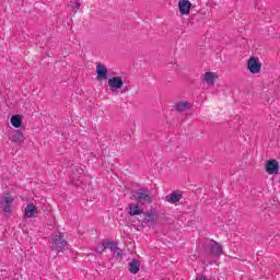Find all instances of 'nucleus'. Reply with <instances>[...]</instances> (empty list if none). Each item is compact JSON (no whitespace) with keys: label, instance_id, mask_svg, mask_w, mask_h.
<instances>
[{"label":"nucleus","instance_id":"obj_22","mask_svg":"<svg viewBox=\"0 0 280 280\" xmlns=\"http://www.w3.org/2000/svg\"><path fill=\"white\" fill-rule=\"evenodd\" d=\"M95 250H96V253H98L100 255H102V253H104V250H102V245H101V247L96 248Z\"/></svg>","mask_w":280,"mask_h":280},{"label":"nucleus","instance_id":"obj_13","mask_svg":"<svg viewBox=\"0 0 280 280\" xmlns=\"http://www.w3.org/2000/svg\"><path fill=\"white\" fill-rule=\"evenodd\" d=\"M203 80L209 86H213L215 84V80H218V74L215 72H206Z\"/></svg>","mask_w":280,"mask_h":280},{"label":"nucleus","instance_id":"obj_4","mask_svg":"<svg viewBox=\"0 0 280 280\" xmlns=\"http://www.w3.org/2000/svg\"><path fill=\"white\" fill-rule=\"evenodd\" d=\"M247 69L254 74H257L261 71V62L257 57H250L247 61Z\"/></svg>","mask_w":280,"mask_h":280},{"label":"nucleus","instance_id":"obj_1","mask_svg":"<svg viewBox=\"0 0 280 280\" xmlns=\"http://www.w3.org/2000/svg\"><path fill=\"white\" fill-rule=\"evenodd\" d=\"M156 220H159V211L154 208L142 212L139 217L141 226H154V224H156Z\"/></svg>","mask_w":280,"mask_h":280},{"label":"nucleus","instance_id":"obj_18","mask_svg":"<svg viewBox=\"0 0 280 280\" xmlns=\"http://www.w3.org/2000/svg\"><path fill=\"white\" fill-rule=\"evenodd\" d=\"M191 108V103L187 101H180L176 104V110L178 113H185V110H189Z\"/></svg>","mask_w":280,"mask_h":280},{"label":"nucleus","instance_id":"obj_17","mask_svg":"<svg viewBox=\"0 0 280 280\" xmlns=\"http://www.w3.org/2000/svg\"><path fill=\"white\" fill-rule=\"evenodd\" d=\"M209 248H210V253H212V255H222V246L218 243H215V241H211L209 243Z\"/></svg>","mask_w":280,"mask_h":280},{"label":"nucleus","instance_id":"obj_5","mask_svg":"<svg viewBox=\"0 0 280 280\" xmlns=\"http://www.w3.org/2000/svg\"><path fill=\"white\" fill-rule=\"evenodd\" d=\"M108 86L113 93L115 91H119V89H124V80L121 77H113L108 80Z\"/></svg>","mask_w":280,"mask_h":280},{"label":"nucleus","instance_id":"obj_9","mask_svg":"<svg viewBox=\"0 0 280 280\" xmlns=\"http://www.w3.org/2000/svg\"><path fill=\"white\" fill-rule=\"evenodd\" d=\"M96 74H97V80H107L108 69L106 68V66L98 63L96 66Z\"/></svg>","mask_w":280,"mask_h":280},{"label":"nucleus","instance_id":"obj_14","mask_svg":"<svg viewBox=\"0 0 280 280\" xmlns=\"http://www.w3.org/2000/svg\"><path fill=\"white\" fill-rule=\"evenodd\" d=\"M183 198V194L180 191H173L171 195L166 196V202H171L172 205H176Z\"/></svg>","mask_w":280,"mask_h":280},{"label":"nucleus","instance_id":"obj_15","mask_svg":"<svg viewBox=\"0 0 280 280\" xmlns=\"http://www.w3.org/2000/svg\"><path fill=\"white\" fill-rule=\"evenodd\" d=\"M143 214V209L139 203H130L129 205V215H142Z\"/></svg>","mask_w":280,"mask_h":280},{"label":"nucleus","instance_id":"obj_11","mask_svg":"<svg viewBox=\"0 0 280 280\" xmlns=\"http://www.w3.org/2000/svg\"><path fill=\"white\" fill-rule=\"evenodd\" d=\"M10 140L13 141V143H16L18 145H23V142L25 141V138L23 136V132L15 130L11 137Z\"/></svg>","mask_w":280,"mask_h":280},{"label":"nucleus","instance_id":"obj_20","mask_svg":"<svg viewBox=\"0 0 280 280\" xmlns=\"http://www.w3.org/2000/svg\"><path fill=\"white\" fill-rule=\"evenodd\" d=\"M11 124L14 128H21L23 120H21V116L15 115L11 117Z\"/></svg>","mask_w":280,"mask_h":280},{"label":"nucleus","instance_id":"obj_7","mask_svg":"<svg viewBox=\"0 0 280 280\" xmlns=\"http://www.w3.org/2000/svg\"><path fill=\"white\" fill-rule=\"evenodd\" d=\"M106 248H109L116 257H121V249L117 247V244L113 242L102 243V250H106Z\"/></svg>","mask_w":280,"mask_h":280},{"label":"nucleus","instance_id":"obj_8","mask_svg":"<svg viewBox=\"0 0 280 280\" xmlns=\"http://www.w3.org/2000/svg\"><path fill=\"white\" fill-rule=\"evenodd\" d=\"M267 174H279V162L277 160H270L266 164Z\"/></svg>","mask_w":280,"mask_h":280},{"label":"nucleus","instance_id":"obj_2","mask_svg":"<svg viewBox=\"0 0 280 280\" xmlns=\"http://www.w3.org/2000/svg\"><path fill=\"white\" fill-rule=\"evenodd\" d=\"M50 248L56 253H63V250H67L69 247L67 246V241H65V234H55L50 242Z\"/></svg>","mask_w":280,"mask_h":280},{"label":"nucleus","instance_id":"obj_10","mask_svg":"<svg viewBox=\"0 0 280 280\" xmlns=\"http://www.w3.org/2000/svg\"><path fill=\"white\" fill-rule=\"evenodd\" d=\"M178 8L180 14H189L191 12V2L189 0H179Z\"/></svg>","mask_w":280,"mask_h":280},{"label":"nucleus","instance_id":"obj_3","mask_svg":"<svg viewBox=\"0 0 280 280\" xmlns=\"http://www.w3.org/2000/svg\"><path fill=\"white\" fill-rule=\"evenodd\" d=\"M135 200H137L138 205H152V195L148 189H138L133 194Z\"/></svg>","mask_w":280,"mask_h":280},{"label":"nucleus","instance_id":"obj_23","mask_svg":"<svg viewBox=\"0 0 280 280\" xmlns=\"http://www.w3.org/2000/svg\"><path fill=\"white\" fill-rule=\"evenodd\" d=\"M196 280H208V279H207V277H205V276H200V277H198Z\"/></svg>","mask_w":280,"mask_h":280},{"label":"nucleus","instance_id":"obj_21","mask_svg":"<svg viewBox=\"0 0 280 280\" xmlns=\"http://www.w3.org/2000/svg\"><path fill=\"white\" fill-rule=\"evenodd\" d=\"M80 0H73L69 3V7L74 11L78 12V10H80Z\"/></svg>","mask_w":280,"mask_h":280},{"label":"nucleus","instance_id":"obj_16","mask_svg":"<svg viewBox=\"0 0 280 280\" xmlns=\"http://www.w3.org/2000/svg\"><path fill=\"white\" fill-rule=\"evenodd\" d=\"M24 212L26 218H34V215H37L38 209H36V206H34V203H28Z\"/></svg>","mask_w":280,"mask_h":280},{"label":"nucleus","instance_id":"obj_19","mask_svg":"<svg viewBox=\"0 0 280 280\" xmlns=\"http://www.w3.org/2000/svg\"><path fill=\"white\" fill-rule=\"evenodd\" d=\"M140 268H141V264L138 260H131L129 262V272H131V275H137Z\"/></svg>","mask_w":280,"mask_h":280},{"label":"nucleus","instance_id":"obj_12","mask_svg":"<svg viewBox=\"0 0 280 280\" xmlns=\"http://www.w3.org/2000/svg\"><path fill=\"white\" fill-rule=\"evenodd\" d=\"M82 174H84V168L77 167L75 172L72 175V184H74L77 187L80 186V184L82 183V180L80 179Z\"/></svg>","mask_w":280,"mask_h":280},{"label":"nucleus","instance_id":"obj_6","mask_svg":"<svg viewBox=\"0 0 280 280\" xmlns=\"http://www.w3.org/2000/svg\"><path fill=\"white\" fill-rule=\"evenodd\" d=\"M12 202H14V199L10 195L3 196L0 205L3 207L4 213H12Z\"/></svg>","mask_w":280,"mask_h":280}]
</instances>
